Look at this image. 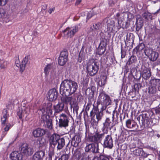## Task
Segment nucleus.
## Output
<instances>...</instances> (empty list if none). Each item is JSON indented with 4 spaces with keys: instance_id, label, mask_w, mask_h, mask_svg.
<instances>
[{
    "instance_id": "nucleus-1",
    "label": "nucleus",
    "mask_w": 160,
    "mask_h": 160,
    "mask_svg": "<svg viewBox=\"0 0 160 160\" xmlns=\"http://www.w3.org/2000/svg\"><path fill=\"white\" fill-rule=\"evenodd\" d=\"M39 109L43 114L41 118L42 122L43 123V125L45 127H47L49 129H51L52 127V120L50 118V117L52 116V103H49L47 104H43L42 107Z\"/></svg>"
},
{
    "instance_id": "nucleus-2",
    "label": "nucleus",
    "mask_w": 160,
    "mask_h": 160,
    "mask_svg": "<svg viewBox=\"0 0 160 160\" xmlns=\"http://www.w3.org/2000/svg\"><path fill=\"white\" fill-rule=\"evenodd\" d=\"M77 82L72 80H65L60 85V92L63 96H68L74 93L77 89Z\"/></svg>"
},
{
    "instance_id": "nucleus-3",
    "label": "nucleus",
    "mask_w": 160,
    "mask_h": 160,
    "mask_svg": "<svg viewBox=\"0 0 160 160\" xmlns=\"http://www.w3.org/2000/svg\"><path fill=\"white\" fill-rule=\"evenodd\" d=\"M111 101L109 96L102 90H100L98 97L97 103L98 105L101 104L102 105L101 108L102 111L105 109L107 106L111 104Z\"/></svg>"
},
{
    "instance_id": "nucleus-4",
    "label": "nucleus",
    "mask_w": 160,
    "mask_h": 160,
    "mask_svg": "<svg viewBox=\"0 0 160 160\" xmlns=\"http://www.w3.org/2000/svg\"><path fill=\"white\" fill-rule=\"evenodd\" d=\"M99 65L95 62H89L87 64V69L88 74L90 76L95 75L98 72Z\"/></svg>"
},
{
    "instance_id": "nucleus-5",
    "label": "nucleus",
    "mask_w": 160,
    "mask_h": 160,
    "mask_svg": "<svg viewBox=\"0 0 160 160\" xmlns=\"http://www.w3.org/2000/svg\"><path fill=\"white\" fill-rule=\"evenodd\" d=\"M78 27L77 25L71 27H68L63 31L64 36L68 38H71L78 31Z\"/></svg>"
},
{
    "instance_id": "nucleus-6",
    "label": "nucleus",
    "mask_w": 160,
    "mask_h": 160,
    "mask_svg": "<svg viewBox=\"0 0 160 160\" xmlns=\"http://www.w3.org/2000/svg\"><path fill=\"white\" fill-rule=\"evenodd\" d=\"M8 114H7V111L5 109L3 112L2 116L1 118L2 128L5 132H7L9 129L11 124L9 123H7L5 124L6 122L7 121Z\"/></svg>"
},
{
    "instance_id": "nucleus-7",
    "label": "nucleus",
    "mask_w": 160,
    "mask_h": 160,
    "mask_svg": "<svg viewBox=\"0 0 160 160\" xmlns=\"http://www.w3.org/2000/svg\"><path fill=\"white\" fill-rule=\"evenodd\" d=\"M58 119L59 127L60 128H66L68 126L69 117L65 114L62 113L59 115Z\"/></svg>"
},
{
    "instance_id": "nucleus-8",
    "label": "nucleus",
    "mask_w": 160,
    "mask_h": 160,
    "mask_svg": "<svg viewBox=\"0 0 160 160\" xmlns=\"http://www.w3.org/2000/svg\"><path fill=\"white\" fill-rule=\"evenodd\" d=\"M145 54L148 56L150 60L152 61H155L158 58V53L154 51L152 49L147 48L144 51Z\"/></svg>"
},
{
    "instance_id": "nucleus-9",
    "label": "nucleus",
    "mask_w": 160,
    "mask_h": 160,
    "mask_svg": "<svg viewBox=\"0 0 160 160\" xmlns=\"http://www.w3.org/2000/svg\"><path fill=\"white\" fill-rule=\"evenodd\" d=\"M21 152L26 156H29L32 154L33 150L27 144H24L21 146Z\"/></svg>"
},
{
    "instance_id": "nucleus-10",
    "label": "nucleus",
    "mask_w": 160,
    "mask_h": 160,
    "mask_svg": "<svg viewBox=\"0 0 160 160\" xmlns=\"http://www.w3.org/2000/svg\"><path fill=\"white\" fill-rule=\"evenodd\" d=\"M131 151L132 152L131 153L132 155L135 156H141L144 158L147 157L148 154L145 153L142 149L141 148H137L135 147L131 148Z\"/></svg>"
},
{
    "instance_id": "nucleus-11",
    "label": "nucleus",
    "mask_w": 160,
    "mask_h": 160,
    "mask_svg": "<svg viewBox=\"0 0 160 160\" xmlns=\"http://www.w3.org/2000/svg\"><path fill=\"white\" fill-rule=\"evenodd\" d=\"M104 134H99L97 133L95 135L90 136L89 140L90 142L94 143V144H98V143L100 142L103 138L104 137Z\"/></svg>"
},
{
    "instance_id": "nucleus-12",
    "label": "nucleus",
    "mask_w": 160,
    "mask_h": 160,
    "mask_svg": "<svg viewBox=\"0 0 160 160\" xmlns=\"http://www.w3.org/2000/svg\"><path fill=\"white\" fill-rule=\"evenodd\" d=\"M68 52L67 51H62L61 52L58 58V63L61 66L65 65L68 60Z\"/></svg>"
},
{
    "instance_id": "nucleus-13",
    "label": "nucleus",
    "mask_w": 160,
    "mask_h": 160,
    "mask_svg": "<svg viewBox=\"0 0 160 160\" xmlns=\"http://www.w3.org/2000/svg\"><path fill=\"white\" fill-rule=\"evenodd\" d=\"M91 119V124L93 126H96L98 125V122L101 120L103 116V113L101 111L95 114H94Z\"/></svg>"
},
{
    "instance_id": "nucleus-14",
    "label": "nucleus",
    "mask_w": 160,
    "mask_h": 160,
    "mask_svg": "<svg viewBox=\"0 0 160 160\" xmlns=\"http://www.w3.org/2000/svg\"><path fill=\"white\" fill-rule=\"evenodd\" d=\"M113 146V141L111 136L109 135H107L104 140L103 147L111 149Z\"/></svg>"
},
{
    "instance_id": "nucleus-15",
    "label": "nucleus",
    "mask_w": 160,
    "mask_h": 160,
    "mask_svg": "<svg viewBox=\"0 0 160 160\" xmlns=\"http://www.w3.org/2000/svg\"><path fill=\"white\" fill-rule=\"evenodd\" d=\"M85 149L86 152L90 151L97 153L98 152V144H94L93 143L89 144L86 146Z\"/></svg>"
},
{
    "instance_id": "nucleus-16",
    "label": "nucleus",
    "mask_w": 160,
    "mask_h": 160,
    "mask_svg": "<svg viewBox=\"0 0 160 160\" xmlns=\"http://www.w3.org/2000/svg\"><path fill=\"white\" fill-rule=\"evenodd\" d=\"M58 97V92L55 89H51L48 92L47 98L50 101L55 100Z\"/></svg>"
},
{
    "instance_id": "nucleus-17",
    "label": "nucleus",
    "mask_w": 160,
    "mask_h": 160,
    "mask_svg": "<svg viewBox=\"0 0 160 160\" xmlns=\"http://www.w3.org/2000/svg\"><path fill=\"white\" fill-rule=\"evenodd\" d=\"M30 112L29 109L28 108L23 107L21 109H19L17 112V115L20 119H21L22 117L25 116L27 117L29 113Z\"/></svg>"
},
{
    "instance_id": "nucleus-18",
    "label": "nucleus",
    "mask_w": 160,
    "mask_h": 160,
    "mask_svg": "<svg viewBox=\"0 0 160 160\" xmlns=\"http://www.w3.org/2000/svg\"><path fill=\"white\" fill-rule=\"evenodd\" d=\"M53 108L54 110V115L57 118L58 117V113L62 111L63 110L64 108V104L62 102H60L57 104L54 105Z\"/></svg>"
},
{
    "instance_id": "nucleus-19",
    "label": "nucleus",
    "mask_w": 160,
    "mask_h": 160,
    "mask_svg": "<svg viewBox=\"0 0 160 160\" xmlns=\"http://www.w3.org/2000/svg\"><path fill=\"white\" fill-rule=\"evenodd\" d=\"M60 136L57 134H53L51 136L49 139V143L51 146L54 148L57 144V142L60 138Z\"/></svg>"
},
{
    "instance_id": "nucleus-20",
    "label": "nucleus",
    "mask_w": 160,
    "mask_h": 160,
    "mask_svg": "<svg viewBox=\"0 0 160 160\" xmlns=\"http://www.w3.org/2000/svg\"><path fill=\"white\" fill-rule=\"evenodd\" d=\"M102 127L103 131H108V129H111L114 125L111 123L110 119L109 118H107L103 123Z\"/></svg>"
},
{
    "instance_id": "nucleus-21",
    "label": "nucleus",
    "mask_w": 160,
    "mask_h": 160,
    "mask_svg": "<svg viewBox=\"0 0 160 160\" xmlns=\"http://www.w3.org/2000/svg\"><path fill=\"white\" fill-rule=\"evenodd\" d=\"M142 70L141 74L142 78L145 80L149 79L151 76L150 70L145 66L142 67Z\"/></svg>"
},
{
    "instance_id": "nucleus-22",
    "label": "nucleus",
    "mask_w": 160,
    "mask_h": 160,
    "mask_svg": "<svg viewBox=\"0 0 160 160\" xmlns=\"http://www.w3.org/2000/svg\"><path fill=\"white\" fill-rule=\"evenodd\" d=\"M46 133L45 130L41 128H38L34 130L32 132L33 136L35 138L41 137Z\"/></svg>"
},
{
    "instance_id": "nucleus-23",
    "label": "nucleus",
    "mask_w": 160,
    "mask_h": 160,
    "mask_svg": "<svg viewBox=\"0 0 160 160\" xmlns=\"http://www.w3.org/2000/svg\"><path fill=\"white\" fill-rule=\"evenodd\" d=\"M137 119L140 122H141L142 124H144L146 122H147L148 121V113H142L138 117Z\"/></svg>"
},
{
    "instance_id": "nucleus-24",
    "label": "nucleus",
    "mask_w": 160,
    "mask_h": 160,
    "mask_svg": "<svg viewBox=\"0 0 160 160\" xmlns=\"http://www.w3.org/2000/svg\"><path fill=\"white\" fill-rule=\"evenodd\" d=\"M106 21L107 27L108 30L110 32H112L113 31V28L115 26V22L113 20L108 18H105L104 20Z\"/></svg>"
},
{
    "instance_id": "nucleus-25",
    "label": "nucleus",
    "mask_w": 160,
    "mask_h": 160,
    "mask_svg": "<svg viewBox=\"0 0 160 160\" xmlns=\"http://www.w3.org/2000/svg\"><path fill=\"white\" fill-rule=\"evenodd\" d=\"M29 63V56H26L23 59L22 62L21 63L20 72H23L26 65L28 64Z\"/></svg>"
},
{
    "instance_id": "nucleus-26",
    "label": "nucleus",
    "mask_w": 160,
    "mask_h": 160,
    "mask_svg": "<svg viewBox=\"0 0 160 160\" xmlns=\"http://www.w3.org/2000/svg\"><path fill=\"white\" fill-rule=\"evenodd\" d=\"M44 154V152L42 151L37 152L33 155L32 160H42Z\"/></svg>"
},
{
    "instance_id": "nucleus-27",
    "label": "nucleus",
    "mask_w": 160,
    "mask_h": 160,
    "mask_svg": "<svg viewBox=\"0 0 160 160\" xmlns=\"http://www.w3.org/2000/svg\"><path fill=\"white\" fill-rule=\"evenodd\" d=\"M10 158L12 160H22V155L17 151H14L10 154Z\"/></svg>"
},
{
    "instance_id": "nucleus-28",
    "label": "nucleus",
    "mask_w": 160,
    "mask_h": 160,
    "mask_svg": "<svg viewBox=\"0 0 160 160\" xmlns=\"http://www.w3.org/2000/svg\"><path fill=\"white\" fill-rule=\"evenodd\" d=\"M61 99L62 103L67 105L69 104L71 107L72 106V104L74 103V99L72 97L62 98Z\"/></svg>"
},
{
    "instance_id": "nucleus-29",
    "label": "nucleus",
    "mask_w": 160,
    "mask_h": 160,
    "mask_svg": "<svg viewBox=\"0 0 160 160\" xmlns=\"http://www.w3.org/2000/svg\"><path fill=\"white\" fill-rule=\"evenodd\" d=\"M107 44L106 42V39H103L102 40L99 44V50L100 51L102 50L101 54H102L104 52L106 48Z\"/></svg>"
},
{
    "instance_id": "nucleus-30",
    "label": "nucleus",
    "mask_w": 160,
    "mask_h": 160,
    "mask_svg": "<svg viewBox=\"0 0 160 160\" xmlns=\"http://www.w3.org/2000/svg\"><path fill=\"white\" fill-rule=\"evenodd\" d=\"M57 143V148L58 150H61L64 147L65 144V141L63 138H61L58 140Z\"/></svg>"
},
{
    "instance_id": "nucleus-31",
    "label": "nucleus",
    "mask_w": 160,
    "mask_h": 160,
    "mask_svg": "<svg viewBox=\"0 0 160 160\" xmlns=\"http://www.w3.org/2000/svg\"><path fill=\"white\" fill-rule=\"evenodd\" d=\"M81 140L80 137L78 135H74L72 138L71 143L74 146H77L81 142Z\"/></svg>"
},
{
    "instance_id": "nucleus-32",
    "label": "nucleus",
    "mask_w": 160,
    "mask_h": 160,
    "mask_svg": "<svg viewBox=\"0 0 160 160\" xmlns=\"http://www.w3.org/2000/svg\"><path fill=\"white\" fill-rule=\"evenodd\" d=\"M53 64L52 63H49L45 66L44 69V72L46 75L48 74L49 72L53 69Z\"/></svg>"
},
{
    "instance_id": "nucleus-33",
    "label": "nucleus",
    "mask_w": 160,
    "mask_h": 160,
    "mask_svg": "<svg viewBox=\"0 0 160 160\" xmlns=\"http://www.w3.org/2000/svg\"><path fill=\"white\" fill-rule=\"evenodd\" d=\"M150 84L151 85L157 87V86H158L160 84V80L152 78L150 81Z\"/></svg>"
},
{
    "instance_id": "nucleus-34",
    "label": "nucleus",
    "mask_w": 160,
    "mask_h": 160,
    "mask_svg": "<svg viewBox=\"0 0 160 160\" xmlns=\"http://www.w3.org/2000/svg\"><path fill=\"white\" fill-rule=\"evenodd\" d=\"M136 24H137L136 30H139L143 25V21L142 19L141 18L137 19L136 20Z\"/></svg>"
},
{
    "instance_id": "nucleus-35",
    "label": "nucleus",
    "mask_w": 160,
    "mask_h": 160,
    "mask_svg": "<svg viewBox=\"0 0 160 160\" xmlns=\"http://www.w3.org/2000/svg\"><path fill=\"white\" fill-rule=\"evenodd\" d=\"M110 157L105 155H101L99 157L94 158L93 160H110Z\"/></svg>"
},
{
    "instance_id": "nucleus-36",
    "label": "nucleus",
    "mask_w": 160,
    "mask_h": 160,
    "mask_svg": "<svg viewBox=\"0 0 160 160\" xmlns=\"http://www.w3.org/2000/svg\"><path fill=\"white\" fill-rule=\"evenodd\" d=\"M7 65V61L4 60H0V71H4L6 69Z\"/></svg>"
},
{
    "instance_id": "nucleus-37",
    "label": "nucleus",
    "mask_w": 160,
    "mask_h": 160,
    "mask_svg": "<svg viewBox=\"0 0 160 160\" xmlns=\"http://www.w3.org/2000/svg\"><path fill=\"white\" fill-rule=\"evenodd\" d=\"M107 77L104 75H102L100 76V79L99 82V84L101 86H102L105 85L106 82Z\"/></svg>"
},
{
    "instance_id": "nucleus-38",
    "label": "nucleus",
    "mask_w": 160,
    "mask_h": 160,
    "mask_svg": "<svg viewBox=\"0 0 160 160\" xmlns=\"http://www.w3.org/2000/svg\"><path fill=\"white\" fill-rule=\"evenodd\" d=\"M137 61V58L135 56H132L128 59V63L130 65L133 63H135Z\"/></svg>"
},
{
    "instance_id": "nucleus-39",
    "label": "nucleus",
    "mask_w": 160,
    "mask_h": 160,
    "mask_svg": "<svg viewBox=\"0 0 160 160\" xmlns=\"http://www.w3.org/2000/svg\"><path fill=\"white\" fill-rule=\"evenodd\" d=\"M145 47L144 44L143 43H139L135 48L133 49V51L137 52L138 50H141Z\"/></svg>"
},
{
    "instance_id": "nucleus-40",
    "label": "nucleus",
    "mask_w": 160,
    "mask_h": 160,
    "mask_svg": "<svg viewBox=\"0 0 160 160\" xmlns=\"http://www.w3.org/2000/svg\"><path fill=\"white\" fill-rule=\"evenodd\" d=\"M102 27V24L100 22H97L93 26V28L97 31L100 30Z\"/></svg>"
},
{
    "instance_id": "nucleus-41",
    "label": "nucleus",
    "mask_w": 160,
    "mask_h": 160,
    "mask_svg": "<svg viewBox=\"0 0 160 160\" xmlns=\"http://www.w3.org/2000/svg\"><path fill=\"white\" fill-rule=\"evenodd\" d=\"M93 106V109L90 112V115L91 117L94 115V114H97V113L100 112L98 110V106L97 107H95L94 105Z\"/></svg>"
},
{
    "instance_id": "nucleus-42",
    "label": "nucleus",
    "mask_w": 160,
    "mask_h": 160,
    "mask_svg": "<svg viewBox=\"0 0 160 160\" xmlns=\"http://www.w3.org/2000/svg\"><path fill=\"white\" fill-rule=\"evenodd\" d=\"M157 91V87L152 85L150 86L149 88L148 92L150 93L154 94L156 93Z\"/></svg>"
},
{
    "instance_id": "nucleus-43",
    "label": "nucleus",
    "mask_w": 160,
    "mask_h": 160,
    "mask_svg": "<svg viewBox=\"0 0 160 160\" xmlns=\"http://www.w3.org/2000/svg\"><path fill=\"white\" fill-rule=\"evenodd\" d=\"M69 156L68 154H63L62 155L58 160H68Z\"/></svg>"
},
{
    "instance_id": "nucleus-44",
    "label": "nucleus",
    "mask_w": 160,
    "mask_h": 160,
    "mask_svg": "<svg viewBox=\"0 0 160 160\" xmlns=\"http://www.w3.org/2000/svg\"><path fill=\"white\" fill-rule=\"evenodd\" d=\"M154 131L153 130L151 129V130H148L147 132L148 135L150 137H152L154 135Z\"/></svg>"
},
{
    "instance_id": "nucleus-45",
    "label": "nucleus",
    "mask_w": 160,
    "mask_h": 160,
    "mask_svg": "<svg viewBox=\"0 0 160 160\" xmlns=\"http://www.w3.org/2000/svg\"><path fill=\"white\" fill-rule=\"evenodd\" d=\"M54 154V152L53 150H50L49 152V159L52 160V157L53 156Z\"/></svg>"
},
{
    "instance_id": "nucleus-46",
    "label": "nucleus",
    "mask_w": 160,
    "mask_h": 160,
    "mask_svg": "<svg viewBox=\"0 0 160 160\" xmlns=\"http://www.w3.org/2000/svg\"><path fill=\"white\" fill-rule=\"evenodd\" d=\"M8 0H0V6L5 5L8 2Z\"/></svg>"
},
{
    "instance_id": "nucleus-47",
    "label": "nucleus",
    "mask_w": 160,
    "mask_h": 160,
    "mask_svg": "<svg viewBox=\"0 0 160 160\" xmlns=\"http://www.w3.org/2000/svg\"><path fill=\"white\" fill-rule=\"evenodd\" d=\"M126 125L128 128H131V120L130 119H128L126 122Z\"/></svg>"
},
{
    "instance_id": "nucleus-48",
    "label": "nucleus",
    "mask_w": 160,
    "mask_h": 160,
    "mask_svg": "<svg viewBox=\"0 0 160 160\" xmlns=\"http://www.w3.org/2000/svg\"><path fill=\"white\" fill-rule=\"evenodd\" d=\"M134 89L135 91H138L139 90V85L138 84H135L134 86Z\"/></svg>"
},
{
    "instance_id": "nucleus-49",
    "label": "nucleus",
    "mask_w": 160,
    "mask_h": 160,
    "mask_svg": "<svg viewBox=\"0 0 160 160\" xmlns=\"http://www.w3.org/2000/svg\"><path fill=\"white\" fill-rule=\"evenodd\" d=\"M15 63H16V66L17 67H20V70L21 63L20 64V62L19 61V60H16L15 61Z\"/></svg>"
},
{
    "instance_id": "nucleus-50",
    "label": "nucleus",
    "mask_w": 160,
    "mask_h": 160,
    "mask_svg": "<svg viewBox=\"0 0 160 160\" xmlns=\"http://www.w3.org/2000/svg\"><path fill=\"white\" fill-rule=\"evenodd\" d=\"M155 112L157 114L160 113V107L157 108L155 109Z\"/></svg>"
},
{
    "instance_id": "nucleus-51",
    "label": "nucleus",
    "mask_w": 160,
    "mask_h": 160,
    "mask_svg": "<svg viewBox=\"0 0 160 160\" xmlns=\"http://www.w3.org/2000/svg\"><path fill=\"white\" fill-rule=\"evenodd\" d=\"M76 160H83V158L82 157L79 155L76 156Z\"/></svg>"
},
{
    "instance_id": "nucleus-52",
    "label": "nucleus",
    "mask_w": 160,
    "mask_h": 160,
    "mask_svg": "<svg viewBox=\"0 0 160 160\" xmlns=\"http://www.w3.org/2000/svg\"><path fill=\"white\" fill-rule=\"evenodd\" d=\"M90 106L91 105H90L89 104H88L85 108V110L86 111H89L90 108Z\"/></svg>"
},
{
    "instance_id": "nucleus-53",
    "label": "nucleus",
    "mask_w": 160,
    "mask_h": 160,
    "mask_svg": "<svg viewBox=\"0 0 160 160\" xmlns=\"http://www.w3.org/2000/svg\"><path fill=\"white\" fill-rule=\"evenodd\" d=\"M149 1H151V3L153 4H155V3L157 2L158 1V0H149Z\"/></svg>"
},
{
    "instance_id": "nucleus-54",
    "label": "nucleus",
    "mask_w": 160,
    "mask_h": 160,
    "mask_svg": "<svg viewBox=\"0 0 160 160\" xmlns=\"http://www.w3.org/2000/svg\"><path fill=\"white\" fill-rule=\"evenodd\" d=\"M55 8H53L49 9V12L50 14H51L52 12H53Z\"/></svg>"
},
{
    "instance_id": "nucleus-55",
    "label": "nucleus",
    "mask_w": 160,
    "mask_h": 160,
    "mask_svg": "<svg viewBox=\"0 0 160 160\" xmlns=\"http://www.w3.org/2000/svg\"><path fill=\"white\" fill-rule=\"evenodd\" d=\"M92 35L93 36H95V35H97L98 33V31H93V30H92Z\"/></svg>"
},
{
    "instance_id": "nucleus-56",
    "label": "nucleus",
    "mask_w": 160,
    "mask_h": 160,
    "mask_svg": "<svg viewBox=\"0 0 160 160\" xmlns=\"http://www.w3.org/2000/svg\"><path fill=\"white\" fill-rule=\"evenodd\" d=\"M75 128L73 127H72V129H71L70 130V132H71V133H74L75 132Z\"/></svg>"
},
{
    "instance_id": "nucleus-57",
    "label": "nucleus",
    "mask_w": 160,
    "mask_h": 160,
    "mask_svg": "<svg viewBox=\"0 0 160 160\" xmlns=\"http://www.w3.org/2000/svg\"><path fill=\"white\" fill-rule=\"evenodd\" d=\"M82 0H76V4L78 5L81 2Z\"/></svg>"
},
{
    "instance_id": "nucleus-58",
    "label": "nucleus",
    "mask_w": 160,
    "mask_h": 160,
    "mask_svg": "<svg viewBox=\"0 0 160 160\" xmlns=\"http://www.w3.org/2000/svg\"><path fill=\"white\" fill-rule=\"evenodd\" d=\"M157 75L158 76L160 77V70H158L157 69Z\"/></svg>"
},
{
    "instance_id": "nucleus-59",
    "label": "nucleus",
    "mask_w": 160,
    "mask_h": 160,
    "mask_svg": "<svg viewBox=\"0 0 160 160\" xmlns=\"http://www.w3.org/2000/svg\"><path fill=\"white\" fill-rule=\"evenodd\" d=\"M136 124H132V126L131 125V128H133V127H135L136 126Z\"/></svg>"
},
{
    "instance_id": "nucleus-60",
    "label": "nucleus",
    "mask_w": 160,
    "mask_h": 160,
    "mask_svg": "<svg viewBox=\"0 0 160 160\" xmlns=\"http://www.w3.org/2000/svg\"><path fill=\"white\" fill-rule=\"evenodd\" d=\"M146 13H145L142 14V16L145 18L147 19V17L145 15Z\"/></svg>"
},
{
    "instance_id": "nucleus-61",
    "label": "nucleus",
    "mask_w": 160,
    "mask_h": 160,
    "mask_svg": "<svg viewBox=\"0 0 160 160\" xmlns=\"http://www.w3.org/2000/svg\"><path fill=\"white\" fill-rule=\"evenodd\" d=\"M89 42H91V43H92L93 42V41L92 40V38H89Z\"/></svg>"
},
{
    "instance_id": "nucleus-62",
    "label": "nucleus",
    "mask_w": 160,
    "mask_h": 160,
    "mask_svg": "<svg viewBox=\"0 0 160 160\" xmlns=\"http://www.w3.org/2000/svg\"><path fill=\"white\" fill-rule=\"evenodd\" d=\"M116 16L117 17H118L120 16V13H118L116 14Z\"/></svg>"
},
{
    "instance_id": "nucleus-63",
    "label": "nucleus",
    "mask_w": 160,
    "mask_h": 160,
    "mask_svg": "<svg viewBox=\"0 0 160 160\" xmlns=\"http://www.w3.org/2000/svg\"><path fill=\"white\" fill-rule=\"evenodd\" d=\"M160 11V8L158 10L157 12H156L155 13H154V14H157V13H158V12H159V11Z\"/></svg>"
},
{
    "instance_id": "nucleus-64",
    "label": "nucleus",
    "mask_w": 160,
    "mask_h": 160,
    "mask_svg": "<svg viewBox=\"0 0 160 160\" xmlns=\"http://www.w3.org/2000/svg\"><path fill=\"white\" fill-rule=\"evenodd\" d=\"M114 114L113 113L112 114V121H113V118H114Z\"/></svg>"
}]
</instances>
